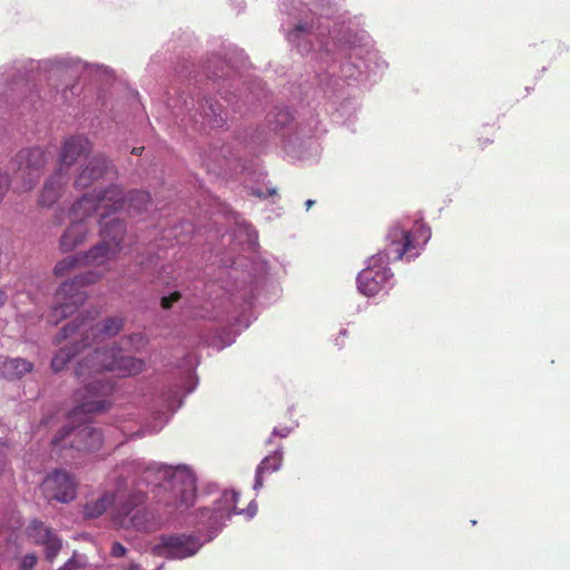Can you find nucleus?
<instances>
[{
  "label": "nucleus",
  "instance_id": "1",
  "mask_svg": "<svg viewBox=\"0 0 570 570\" xmlns=\"http://www.w3.org/2000/svg\"><path fill=\"white\" fill-rule=\"evenodd\" d=\"M110 478L118 497L112 521L117 527L127 530L153 531L160 524L145 507L144 488L153 487L157 491L158 504L164 505L168 517L188 510L196 497L195 475L183 464L168 465L127 459L116 465Z\"/></svg>",
  "mask_w": 570,
  "mask_h": 570
},
{
  "label": "nucleus",
  "instance_id": "2",
  "mask_svg": "<svg viewBox=\"0 0 570 570\" xmlns=\"http://www.w3.org/2000/svg\"><path fill=\"white\" fill-rule=\"evenodd\" d=\"M320 12L322 18L330 12V0H302V9H296L291 14L297 19L294 29L287 33L288 41L297 47L302 55L316 51L317 58L326 63L336 62L337 58L344 61L340 65V71L345 79H357L362 73L364 62L363 53L366 51L363 46L351 40V36L338 37V31L328 30V26L318 19L315 23L312 16Z\"/></svg>",
  "mask_w": 570,
  "mask_h": 570
},
{
  "label": "nucleus",
  "instance_id": "3",
  "mask_svg": "<svg viewBox=\"0 0 570 570\" xmlns=\"http://www.w3.org/2000/svg\"><path fill=\"white\" fill-rule=\"evenodd\" d=\"M144 367V361L122 355L115 346L96 348L89 353L76 367V375L83 386L75 394L78 404L72 415L102 412L110 405L107 397L115 385L105 372H116L118 376L127 377L139 374Z\"/></svg>",
  "mask_w": 570,
  "mask_h": 570
},
{
  "label": "nucleus",
  "instance_id": "4",
  "mask_svg": "<svg viewBox=\"0 0 570 570\" xmlns=\"http://www.w3.org/2000/svg\"><path fill=\"white\" fill-rule=\"evenodd\" d=\"M99 225L101 242L87 253L80 254L83 266L102 269L88 271L71 281L63 282L56 292V305L51 308L49 322L57 324L83 304L87 298L83 287L100 279L107 271L105 266L120 252L126 233L124 222L118 217L108 219V213H101Z\"/></svg>",
  "mask_w": 570,
  "mask_h": 570
},
{
  "label": "nucleus",
  "instance_id": "5",
  "mask_svg": "<svg viewBox=\"0 0 570 570\" xmlns=\"http://www.w3.org/2000/svg\"><path fill=\"white\" fill-rule=\"evenodd\" d=\"M431 237L430 229L419 222L412 230H407L400 223L393 225L387 234L389 245L383 252L367 259L366 267L357 276V288L365 296H374L385 289L393 277L389 264L391 261L402 259L405 254L409 258L419 255L420 244L425 245Z\"/></svg>",
  "mask_w": 570,
  "mask_h": 570
},
{
  "label": "nucleus",
  "instance_id": "6",
  "mask_svg": "<svg viewBox=\"0 0 570 570\" xmlns=\"http://www.w3.org/2000/svg\"><path fill=\"white\" fill-rule=\"evenodd\" d=\"M119 195V190L114 188L102 196H95L91 193L79 198L69 210L70 224L60 237V249L68 253L83 244L88 236L87 218L92 213L100 216L101 213H105L102 209L108 206L116 209L117 205L120 204V198H116Z\"/></svg>",
  "mask_w": 570,
  "mask_h": 570
},
{
  "label": "nucleus",
  "instance_id": "7",
  "mask_svg": "<svg viewBox=\"0 0 570 570\" xmlns=\"http://www.w3.org/2000/svg\"><path fill=\"white\" fill-rule=\"evenodd\" d=\"M196 107L195 99L189 96H179L170 98L168 101V108L175 118H180V121L186 124L187 121L197 124L199 121L207 122L210 127H220L225 122V112L220 104L213 100H206L205 104L197 102Z\"/></svg>",
  "mask_w": 570,
  "mask_h": 570
},
{
  "label": "nucleus",
  "instance_id": "8",
  "mask_svg": "<svg viewBox=\"0 0 570 570\" xmlns=\"http://www.w3.org/2000/svg\"><path fill=\"white\" fill-rule=\"evenodd\" d=\"M77 317L72 323L66 325L59 335V340H66L73 336H80L82 347L89 346L91 342H102L106 338L115 336L122 328V320L119 317L107 318L102 324H94L95 316Z\"/></svg>",
  "mask_w": 570,
  "mask_h": 570
},
{
  "label": "nucleus",
  "instance_id": "9",
  "mask_svg": "<svg viewBox=\"0 0 570 570\" xmlns=\"http://www.w3.org/2000/svg\"><path fill=\"white\" fill-rule=\"evenodd\" d=\"M238 498V492L234 490L225 491L214 510L204 508L199 511V522L207 527L215 535L233 514L245 513L248 519H252L257 513L256 502L252 501L245 510H238L236 507Z\"/></svg>",
  "mask_w": 570,
  "mask_h": 570
},
{
  "label": "nucleus",
  "instance_id": "10",
  "mask_svg": "<svg viewBox=\"0 0 570 570\" xmlns=\"http://www.w3.org/2000/svg\"><path fill=\"white\" fill-rule=\"evenodd\" d=\"M47 160V154L41 148L21 150L14 159L17 164L13 177L14 188L20 193L31 190L38 183Z\"/></svg>",
  "mask_w": 570,
  "mask_h": 570
},
{
  "label": "nucleus",
  "instance_id": "11",
  "mask_svg": "<svg viewBox=\"0 0 570 570\" xmlns=\"http://www.w3.org/2000/svg\"><path fill=\"white\" fill-rule=\"evenodd\" d=\"M68 443L71 448L83 451H97L104 443V436L100 430L90 425H81L77 429L63 428L57 436L53 438L52 444L55 446L67 445V439H70Z\"/></svg>",
  "mask_w": 570,
  "mask_h": 570
},
{
  "label": "nucleus",
  "instance_id": "12",
  "mask_svg": "<svg viewBox=\"0 0 570 570\" xmlns=\"http://www.w3.org/2000/svg\"><path fill=\"white\" fill-rule=\"evenodd\" d=\"M203 543L199 537L194 534L163 535L154 550L160 557L185 559L196 554Z\"/></svg>",
  "mask_w": 570,
  "mask_h": 570
},
{
  "label": "nucleus",
  "instance_id": "13",
  "mask_svg": "<svg viewBox=\"0 0 570 570\" xmlns=\"http://www.w3.org/2000/svg\"><path fill=\"white\" fill-rule=\"evenodd\" d=\"M43 492L49 499L68 503L76 498L77 482L75 478L63 470H56L47 475L42 483Z\"/></svg>",
  "mask_w": 570,
  "mask_h": 570
},
{
  "label": "nucleus",
  "instance_id": "14",
  "mask_svg": "<svg viewBox=\"0 0 570 570\" xmlns=\"http://www.w3.org/2000/svg\"><path fill=\"white\" fill-rule=\"evenodd\" d=\"M116 175L115 166L104 155H95L77 175V188H87L95 183L112 179Z\"/></svg>",
  "mask_w": 570,
  "mask_h": 570
},
{
  "label": "nucleus",
  "instance_id": "15",
  "mask_svg": "<svg viewBox=\"0 0 570 570\" xmlns=\"http://www.w3.org/2000/svg\"><path fill=\"white\" fill-rule=\"evenodd\" d=\"M91 150V144L83 136H72L65 140L60 155L58 170L69 175L70 168L83 156Z\"/></svg>",
  "mask_w": 570,
  "mask_h": 570
},
{
  "label": "nucleus",
  "instance_id": "16",
  "mask_svg": "<svg viewBox=\"0 0 570 570\" xmlns=\"http://www.w3.org/2000/svg\"><path fill=\"white\" fill-rule=\"evenodd\" d=\"M28 535L36 543L41 544L46 549V558L52 561L62 547L60 538L50 529L46 528L42 522L33 520L27 528Z\"/></svg>",
  "mask_w": 570,
  "mask_h": 570
},
{
  "label": "nucleus",
  "instance_id": "17",
  "mask_svg": "<svg viewBox=\"0 0 570 570\" xmlns=\"http://www.w3.org/2000/svg\"><path fill=\"white\" fill-rule=\"evenodd\" d=\"M117 189L119 190L120 195L117 196L116 198H120V204L117 205V208H112L110 206H108L107 208H104L102 210L105 213H108V219H110V215L114 214V213H117L118 210L122 209L125 207V204L127 203L128 204V210L129 212H135V213H140L142 210H146L150 204V196L147 191H142V190H136V191H132L130 193L126 198L124 197V193L122 190L116 186V185H111L109 188L107 189H104V190H99L97 191L96 189L94 190V195L95 196H102L105 193L111 190V189Z\"/></svg>",
  "mask_w": 570,
  "mask_h": 570
},
{
  "label": "nucleus",
  "instance_id": "18",
  "mask_svg": "<svg viewBox=\"0 0 570 570\" xmlns=\"http://www.w3.org/2000/svg\"><path fill=\"white\" fill-rule=\"evenodd\" d=\"M69 179V175L56 169V171L47 179L41 190L40 204L48 207L52 206L62 196L63 188L68 184Z\"/></svg>",
  "mask_w": 570,
  "mask_h": 570
},
{
  "label": "nucleus",
  "instance_id": "19",
  "mask_svg": "<svg viewBox=\"0 0 570 570\" xmlns=\"http://www.w3.org/2000/svg\"><path fill=\"white\" fill-rule=\"evenodd\" d=\"M283 465V450L278 446L272 454L266 455L257 465L255 471V481L253 489L259 491L264 487L263 475L265 473L277 472Z\"/></svg>",
  "mask_w": 570,
  "mask_h": 570
},
{
  "label": "nucleus",
  "instance_id": "20",
  "mask_svg": "<svg viewBox=\"0 0 570 570\" xmlns=\"http://www.w3.org/2000/svg\"><path fill=\"white\" fill-rule=\"evenodd\" d=\"M292 115L285 108H275L268 116V124L271 130L275 134H281L282 138H288L292 142L291 134L294 130L291 126Z\"/></svg>",
  "mask_w": 570,
  "mask_h": 570
},
{
  "label": "nucleus",
  "instance_id": "21",
  "mask_svg": "<svg viewBox=\"0 0 570 570\" xmlns=\"http://www.w3.org/2000/svg\"><path fill=\"white\" fill-rule=\"evenodd\" d=\"M32 364L23 358H4L0 361V373L3 377L16 380L31 372Z\"/></svg>",
  "mask_w": 570,
  "mask_h": 570
},
{
  "label": "nucleus",
  "instance_id": "22",
  "mask_svg": "<svg viewBox=\"0 0 570 570\" xmlns=\"http://www.w3.org/2000/svg\"><path fill=\"white\" fill-rule=\"evenodd\" d=\"M116 501L112 492L106 491L99 498L88 501L83 507V515L88 519H95L104 514L107 509Z\"/></svg>",
  "mask_w": 570,
  "mask_h": 570
},
{
  "label": "nucleus",
  "instance_id": "23",
  "mask_svg": "<svg viewBox=\"0 0 570 570\" xmlns=\"http://www.w3.org/2000/svg\"><path fill=\"white\" fill-rule=\"evenodd\" d=\"M78 266H83L81 254L78 253L76 255L67 256L66 258L61 259L57 263L55 266V274L57 276H63L71 269Z\"/></svg>",
  "mask_w": 570,
  "mask_h": 570
},
{
  "label": "nucleus",
  "instance_id": "24",
  "mask_svg": "<svg viewBox=\"0 0 570 570\" xmlns=\"http://www.w3.org/2000/svg\"><path fill=\"white\" fill-rule=\"evenodd\" d=\"M76 352H78V348H76L75 346H66L61 348L51 361L52 370L55 372L61 371L66 366V364L71 360Z\"/></svg>",
  "mask_w": 570,
  "mask_h": 570
},
{
  "label": "nucleus",
  "instance_id": "25",
  "mask_svg": "<svg viewBox=\"0 0 570 570\" xmlns=\"http://www.w3.org/2000/svg\"><path fill=\"white\" fill-rule=\"evenodd\" d=\"M169 416L165 413L161 414L159 419H157V422L154 425H146L144 429L139 430L135 436L136 438H142L147 434H154L158 433L164 425L168 422Z\"/></svg>",
  "mask_w": 570,
  "mask_h": 570
},
{
  "label": "nucleus",
  "instance_id": "26",
  "mask_svg": "<svg viewBox=\"0 0 570 570\" xmlns=\"http://www.w3.org/2000/svg\"><path fill=\"white\" fill-rule=\"evenodd\" d=\"M55 66L61 70H78L81 67V62L73 58H61L55 60Z\"/></svg>",
  "mask_w": 570,
  "mask_h": 570
},
{
  "label": "nucleus",
  "instance_id": "27",
  "mask_svg": "<svg viewBox=\"0 0 570 570\" xmlns=\"http://www.w3.org/2000/svg\"><path fill=\"white\" fill-rule=\"evenodd\" d=\"M126 344L135 350H140L147 344V338L144 334H134L126 338Z\"/></svg>",
  "mask_w": 570,
  "mask_h": 570
},
{
  "label": "nucleus",
  "instance_id": "28",
  "mask_svg": "<svg viewBox=\"0 0 570 570\" xmlns=\"http://www.w3.org/2000/svg\"><path fill=\"white\" fill-rule=\"evenodd\" d=\"M166 403L167 407L174 412L183 404V397L178 391H174L167 396Z\"/></svg>",
  "mask_w": 570,
  "mask_h": 570
},
{
  "label": "nucleus",
  "instance_id": "29",
  "mask_svg": "<svg viewBox=\"0 0 570 570\" xmlns=\"http://www.w3.org/2000/svg\"><path fill=\"white\" fill-rule=\"evenodd\" d=\"M179 298H180V293L174 292V293L169 294L168 296H163L160 305L164 309H168L173 306V304L175 302H178Z\"/></svg>",
  "mask_w": 570,
  "mask_h": 570
},
{
  "label": "nucleus",
  "instance_id": "30",
  "mask_svg": "<svg viewBox=\"0 0 570 570\" xmlns=\"http://www.w3.org/2000/svg\"><path fill=\"white\" fill-rule=\"evenodd\" d=\"M85 566V562L78 560L76 556L70 558L59 570H77Z\"/></svg>",
  "mask_w": 570,
  "mask_h": 570
},
{
  "label": "nucleus",
  "instance_id": "31",
  "mask_svg": "<svg viewBox=\"0 0 570 570\" xmlns=\"http://www.w3.org/2000/svg\"><path fill=\"white\" fill-rule=\"evenodd\" d=\"M197 386V379L189 372L185 379V395L191 393Z\"/></svg>",
  "mask_w": 570,
  "mask_h": 570
},
{
  "label": "nucleus",
  "instance_id": "32",
  "mask_svg": "<svg viewBox=\"0 0 570 570\" xmlns=\"http://www.w3.org/2000/svg\"><path fill=\"white\" fill-rule=\"evenodd\" d=\"M37 563V557L35 554H27L20 564L21 570H32Z\"/></svg>",
  "mask_w": 570,
  "mask_h": 570
},
{
  "label": "nucleus",
  "instance_id": "33",
  "mask_svg": "<svg viewBox=\"0 0 570 570\" xmlns=\"http://www.w3.org/2000/svg\"><path fill=\"white\" fill-rule=\"evenodd\" d=\"M111 554L115 558L124 557L126 554V548L121 543L115 542L111 547Z\"/></svg>",
  "mask_w": 570,
  "mask_h": 570
},
{
  "label": "nucleus",
  "instance_id": "34",
  "mask_svg": "<svg viewBox=\"0 0 570 570\" xmlns=\"http://www.w3.org/2000/svg\"><path fill=\"white\" fill-rule=\"evenodd\" d=\"M292 432V429L291 428H287V426H284V428H275L273 430V435H277V436H281V438H286L289 435V433Z\"/></svg>",
  "mask_w": 570,
  "mask_h": 570
},
{
  "label": "nucleus",
  "instance_id": "35",
  "mask_svg": "<svg viewBox=\"0 0 570 570\" xmlns=\"http://www.w3.org/2000/svg\"><path fill=\"white\" fill-rule=\"evenodd\" d=\"M274 194H275V189H273V188L266 189V191L258 190V191L254 193V195H256L258 197H263V198H266V197L272 196Z\"/></svg>",
  "mask_w": 570,
  "mask_h": 570
},
{
  "label": "nucleus",
  "instance_id": "36",
  "mask_svg": "<svg viewBox=\"0 0 570 570\" xmlns=\"http://www.w3.org/2000/svg\"><path fill=\"white\" fill-rule=\"evenodd\" d=\"M246 233L250 242H254L257 238V234L249 225L245 226Z\"/></svg>",
  "mask_w": 570,
  "mask_h": 570
},
{
  "label": "nucleus",
  "instance_id": "37",
  "mask_svg": "<svg viewBox=\"0 0 570 570\" xmlns=\"http://www.w3.org/2000/svg\"><path fill=\"white\" fill-rule=\"evenodd\" d=\"M8 301L7 293L0 288V307L4 306Z\"/></svg>",
  "mask_w": 570,
  "mask_h": 570
},
{
  "label": "nucleus",
  "instance_id": "38",
  "mask_svg": "<svg viewBox=\"0 0 570 570\" xmlns=\"http://www.w3.org/2000/svg\"><path fill=\"white\" fill-rule=\"evenodd\" d=\"M125 570H141L140 567L138 564H130L128 568H126Z\"/></svg>",
  "mask_w": 570,
  "mask_h": 570
},
{
  "label": "nucleus",
  "instance_id": "39",
  "mask_svg": "<svg viewBox=\"0 0 570 570\" xmlns=\"http://www.w3.org/2000/svg\"><path fill=\"white\" fill-rule=\"evenodd\" d=\"M234 341H235V338H234V337L229 338L228 341H226V342L220 346V348H222V347H225V346H227V345H230Z\"/></svg>",
  "mask_w": 570,
  "mask_h": 570
},
{
  "label": "nucleus",
  "instance_id": "40",
  "mask_svg": "<svg viewBox=\"0 0 570 570\" xmlns=\"http://www.w3.org/2000/svg\"><path fill=\"white\" fill-rule=\"evenodd\" d=\"M313 204H314V200H312V199L306 200V203H305L306 208H307V209H308V208H311V206H312Z\"/></svg>",
  "mask_w": 570,
  "mask_h": 570
},
{
  "label": "nucleus",
  "instance_id": "41",
  "mask_svg": "<svg viewBox=\"0 0 570 570\" xmlns=\"http://www.w3.org/2000/svg\"><path fill=\"white\" fill-rule=\"evenodd\" d=\"M132 153L138 155L140 153V148H134Z\"/></svg>",
  "mask_w": 570,
  "mask_h": 570
},
{
  "label": "nucleus",
  "instance_id": "42",
  "mask_svg": "<svg viewBox=\"0 0 570 570\" xmlns=\"http://www.w3.org/2000/svg\"><path fill=\"white\" fill-rule=\"evenodd\" d=\"M56 219L58 224H61V219L58 216H56Z\"/></svg>",
  "mask_w": 570,
  "mask_h": 570
},
{
  "label": "nucleus",
  "instance_id": "43",
  "mask_svg": "<svg viewBox=\"0 0 570 570\" xmlns=\"http://www.w3.org/2000/svg\"><path fill=\"white\" fill-rule=\"evenodd\" d=\"M157 570H161V567L157 568Z\"/></svg>",
  "mask_w": 570,
  "mask_h": 570
}]
</instances>
